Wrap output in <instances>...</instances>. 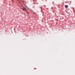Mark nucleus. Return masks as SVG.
<instances>
[{
  "mask_svg": "<svg viewBox=\"0 0 75 75\" xmlns=\"http://www.w3.org/2000/svg\"><path fill=\"white\" fill-rule=\"evenodd\" d=\"M65 7L66 8H68V5H65Z\"/></svg>",
  "mask_w": 75,
  "mask_h": 75,
  "instance_id": "f03ea898",
  "label": "nucleus"
},
{
  "mask_svg": "<svg viewBox=\"0 0 75 75\" xmlns=\"http://www.w3.org/2000/svg\"><path fill=\"white\" fill-rule=\"evenodd\" d=\"M22 9L24 11H27V9H26V8H23Z\"/></svg>",
  "mask_w": 75,
  "mask_h": 75,
  "instance_id": "f257e3e1",
  "label": "nucleus"
},
{
  "mask_svg": "<svg viewBox=\"0 0 75 75\" xmlns=\"http://www.w3.org/2000/svg\"><path fill=\"white\" fill-rule=\"evenodd\" d=\"M27 13L28 14V13L27 12Z\"/></svg>",
  "mask_w": 75,
  "mask_h": 75,
  "instance_id": "7ed1b4c3",
  "label": "nucleus"
}]
</instances>
